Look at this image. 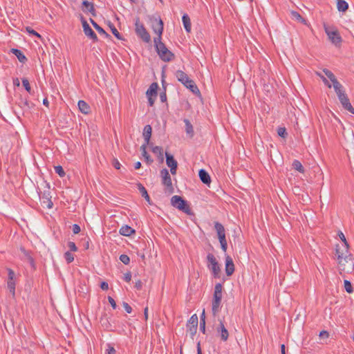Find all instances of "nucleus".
Returning <instances> with one entry per match:
<instances>
[{
  "label": "nucleus",
  "mask_w": 354,
  "mask_h": 354,
  "mask_svg": "<svg viewBox=\"0 0 354 354\" xmlns=\"http://www.w3.org/2000/svg\"><path fill=\"white\" fill-rule=\"evenodd\" d=\"M162 39L154 38L153 42L156 50L163 62H168L172 61L175 58L174 54L168 50L165 44L161 41Z\"/></svg>",
  "instance_id": "obj_1"
},
{
  "label": "nucleus",
  "mask_w": 354,
  "mask_h": 354,
  "mask_svg": "<svg viewBox=\"0 0 354 354\" xmlns=\"http://www.w3.org/2000/svg\"><path fill=\"white\" fill-rule=\"evenodd\" d=\"M222 290L223 286L221 283H218L215 285L212 304V311L214 316L216 315L221 308L222 299Z\"/></svg>",
  "instance_id": "obj_2"
},
{
  "label": "nucleus",
  "mask_w": 354,
  "mask_h": 354,
  "mask_svg": "<svg viewBox=\"0 0 354 354\" xmlns=\"http://www.w3.org/2000/svg\"><path fill=\"white\" fill-rule=\"evenodd\" d=\"M37 194L40 198L41 205L44 207L51 209L53 206V203L51 201V195L50 191V185L44 183V189L43 192L37 191Z\"/></svg>",
  "instance_id": "obj_3"
},
{
  "label": "nucleus",
  "mask_w": 354,
  "mask_h": 354,
  "mask_svg": "<svg viewBox=\"0 0 354 354\" xmlns=\"http://www.w3.org/2000/svg\"><path fill=\"white\" fill-rule=\"evenodd\" d=\"M151 27L153 31L158 35L156 38L162 39V34L164 30V24L160 16H148Z\"/></svg>",
  "instance_id": "obj_4"
},
{
  "label": "nucleus",
  "mask_w": 354,
  "mask_h": 354,
  "mask_svg": "<svg viewBox=\"0 0 354 354\" xmlns=\"http://www.w3.org/2000/svg\"><path fill=\"white\" fill-rule=\"evenodd\" d=\"M171 204L174 207L188 215L192 214V212L187 201L180 196L175 195L172 196L171 198Z\"/></svg>",
  "instance_id": "obj_5"
},
{
  "label": "nucleus",
  "mask_w": 354,
  "mask_h": 354,
  "mask_svg": "<svg viewBox=\"0 0 354 354\" xmlns=\"http://www.w3.org/2000/svg\"><path fill=\"white\" fill-rule=\"evenodd\" d=\"M135 32L138 37L142 39L145 43L151 41V36L144 26L143 24L140 22L138 17L136 18L135 22Z\"/></svg>",
  "instance_id": "obj_6"
},
{
  "label": "nucleus",
  "mask_w": 354,
  "mask_h": 354,
  "mask_svg": "<svg viewBox=\"0 0 354 354\" xmlns=\"http://www.w3.org/2000/svg\"><path fill=\"white\" fill-rule=\"evenodd\" d=\"M207 260L209 263L207 267L212 272L213 276L215 278L219 277V273L221 272V269L218 261L213 254L209 253L207 256Z\"/></svg>",
  "instance_id": "obj_7"
},
{
  "label": "nucleus",
  "mask_w": 354,
  "mask_h": 354,
  "mask_svg": "<svg viewBox=\"0 0 354 354\" xmlns=\"http://www.w3.org/2000/svg\"><path fill=\"white\" fill-rule=\"evenodd\" d=\"M324 30L330 41L335 46L340 45L342 41V37L337 30L331 29L324 26Z\"/></svg>",
  "instance_id": "obj_8"
},
{
  "label": "nucleus",
  "mask_w": 354,
  "mask_h": 354,
  "mask_svg": "<svg viewBox=\"0 0 354 354\" xmlns=\"http://www.w3.org/2000/svg\"><path fill=\"white\" fill-rule=\"evenodd\" d=\"M198 319L196 314L193 315L188 320L186 327L187 330L189 333L192 337H193L196 333L198 327Z\"/></svg>",
  "instance_id": "obj_9"
},
{
  "label": "nucleus",
  "mask_w": 354,
  "mask_h": 354,
  "mask_svg": "<svg viewBox=\"0 0 354 354\" xmlns=\"http://www.w3.org/2000/svg\"><path fill=\"white\" fill-rule=\"evenodd\" d=\"M349 245H342V247L337 245L335 250V255L337 256V259L338 260L339 263L340 264L343 259L346 260L348 257L350 256L348 251Z\"/></svg>",
  "instance_id": "obj_10"
},
{
  "label": "nucleus",
  "mask_w": 354,
  "mask_h": 354,
  "mask_svg": "<svg viewBox=\"0 0 354 354\" xmlns=\"http://www.w3.org/2000/svg\"><path fill=\"white\" fill-rule=\"evenodd\" d=\"M160 176L162 178V184L173 189L171 176L167 169H162L160 171Z\"/></svg>",
  "instance_id": "obj_11"
},
{
  "label": "nucleus",
  "mask_w": 354,
  "mask_h": 354,
  "mask_svg": "<svg viewBox=\"0 0 354 354\" xmlns=\"http://www.w3.org/2000/svg\"><path fill=\"white\" fill-rule=\"evenodd\" d=\"M83 30L84 34L91 39L93 41H97L98 40L97 35L92 30V28L89 26L88 23L86 21H84L82 23Z\"/></svg>",
  "instance_id": "obj_12"
},
{
  "label": "nucleus",
  "mask_w": 354,
  "mask_h": 354,
  "mask_svg": "<svg viewBox=\"0 0 354 354\" xmlns=\"http://www.w3.org/2000/svg\"><path fill=\"white\" fill-rule=\"evenodd\" d=\"M339 100L345 110L348 111L352 114H354V108L351 105L347 95L342 96V97L339 98Z\"/></svg>",
  "instance_id": "obj_13"
},
{
  "label": "nucleus",
  "mask_w": 354,
  "mask_h": 354,
  "mask_svg": "<svg viewBox=\"0 0 354 354\" xmlns=\"http://www.w3.org/2000/svg\"><path fill=\"white\" fill-rule=\"evenodd\" d=\"M225 273L227 276H231L234 272V264L233 260L231 257L226 256L225 257Z\"/></svg>",
  "instance_id": "obj_14"
},
{
  "label": "nucleus",
  "mask_w": 354,
  "mask_h": 354,
  "mask_svg": "<svg viewBox=\"0 0 354 354\" xmlns=\"http://www.w3.org/2000/svg\"><path fill=\"white\" fill-rule=\"evenodd\" d=\"M82 11L84 12H89L93 16H95V10L94 8V4L92 2L88 1H84L82 2Z\"/></svg>",
  "instance_id": "obj_15"
},
{
  "label": "nucleus",
  "mask_w": 354,
  "mask_h": 354,
  "mask_svg": "<svg viewBox=\"0 0 354 354\" xmlns=\"http://www.w3.org/2000/svg\"><path fill=\"white\" fill-rule=\"evenodd\" d=\"M24 263L28 266L31 271L35 270V261L28 253L24 252Z\"/></svg>",
  "instance_id": "obj_16"
},
{
  "label": "nucleus",
  "mask_w": 354,
  "mask_h": 354,
  "mask_svg": "<svg viewBox=\"0 0 354 354\" xmlns=\"http://www.w3.org/2000/svg\"><path fill=\"white\" fill-rule=\"evenodd\" d=\"M217 331L221 333V339L223 342H225L227 340L228 337H229V333L222 321H220L219 327L218 328Z\"/></svg>",
  "instance_id": "obj_17"
},
{
  "label": "nucleus",
  "mask_w": 354,
  "mask_h": 354,
  "mask_svg": "<svg viewBox=\"0 0 354 354\" xmlns=\"http://www.w3.org/2000/svg\"><path fill=\"white\" fill-rule=\"evenodd\" d=\"M24 88L33 97H35V93L38 91L37 86L32 87L27 79H24Z\"/></svg>",
  "instance_id": "obj_18"
},
{
  "label": "nucleus",
  "mask_w": 354,
  "mask_h": 354,
  "mask_svg": "<svg viewBox=\"0 0 354 354\" xmlns=\"http://www.w3.org/2000/svg\"><path fill=\"white\" fill-rule=\"evenodd\" d=\"M176 77L184 86L190 80L188 75L183 71L178 70L176 73Z\"/></svg>",
  "instance_id": "obj_19"
},
{
  "label": "nucleus",
  "mask_w": 354,
  "mask_h": 354,
  "mask_svg": "<svg viewBox=\"0 0 354 354\" xmlns=\"http://www.w3.org/2000/svg\"><path fill=\"white\" fill-rule=\"evenodd\" d=\"M333 88L338 97V99L342 97V96H344L346 94L343 86L338 82H335L333 84Z\"/></svg>",
  "instance_id": "obj_20"
},
{
  "label": "nucleus",
  "mask_w": 354,
  "mask_h": 354,
  "mask_svg": "<svg viewBox=\"0 0 354 354\" xmlns=\"http://www.w3.org/2000/svg\"><path fill=\"white\" fill-rule=\"evenodd\" d=\"M152 128L149 124L145 126L143 129V137L145 139V144L149 145L150 138L151 136Z\"/></svg>",
  "instance_id": "obj_21"
},
{
  "label": "nucleus",
  "mask_w": 354,
  "mask_h": 354,
  "mask_svg": "<svg viewBox=\"0 0 354 354\" xmlns=\"http://www.w3.org/2000/svg\"><path fill=\"white\" fill-rule=\"evenodd\" d=\"M198 176L201 180L206 185H209L211 183V178L209 174L203 169L199 170Z\"/></svg>",
  "instance_id": "obj_22"
},
{
  "label": "nucleus",
  "mask_w": 354,
  "mask_h": 354,
  "mask_svg": "<svg viewBox=\"0 0 354 354\" xmlns=\"http://www.w3.org/2000/svg\"><path fill=\"white\" fill-rule=\"evenodd\" d=\"M119 232L121 235L129 236L134 234L136 231L131 227L125 225L120 227Z\"/></svg>",
  "instance_id": "obj_23"
},
{
  "label": "nucleus",
  "mask_w": 354,
  "mask_h": 354,
  "mask_svg": "<svg viewBox=\"0 0 354 354\" xmlns=\"http://www.w3.org/2000/svg\"><path fill=\"white\" fill-rule=\"evenodd\" d=\"M78 107L80 111L84 114H88L91 112V108L89 105L84 100H79Z\"/></svg>",
  "instance_id": "obj_24"
},
{
  "label": "nucleus",
  "mask_w": 354,
  "mask_h": 354,
  "mask_svg": "<svg viewBox=\"0 0 354 354\" xmlns=\"http://www.w3.org/2000/svg\"><path fill=\"white\" fill-rule=\"evenodd\" d=\"M214 228L216 231L218 238L223 236L225 235V230L223 225L219 222L214 223Z\"/></svg>",
  "instance_id": "obj_25"
},
{
  "label": "nucleus",
  "mask_w": 354,
  "mask_h": 354,
  "mask_svg": "<svg viewBox=\"0 0 354 354\" xmlns=\"http://www.w3.org/2000/svg\"><path fill=\"white\" fill-rule=\"evenodd\" d=\"M185 86L189 88L194 94H200V91L193 80H190Z\"/></svg>",
  "instance_id": "obj_26"
},
{
  "label": "nucleus",
  "mask_w": 354,
  "mask_h": 354,
  "mask_svg": "<svg viewBox=\"0 0 354 354\" xmlns=\"http://www.w3.org/2000/svg\"><path fill=\"white\" fill-rule=\"evenodd\" d=\"M158 88V85L157 83L153 82L152 83L149 88L147 91V96H154L155 97L157 95V89Z\"/></svg>",
  "instance_id": "obj_27"
},
{
  "label": "nucleus",
  "mask_w": 354,
  "mask_h": 354,
  "mask_svg": "<svg viewBox=\"0 0 354 354\" xmlns=\"http://www.w3.org/2000/svg\"><path fill=\"white\" fill-rule=\"evenodd\" d=\"M137 186H138V189L140 191L142 196L143 198H145V199L150 204L151 203H150V197H149L145 187L141 183H138Z\"/></svg>",
  "instance_id": "obj_28"
},
{
  "label": "nucleus",
  "mask_w": 354,
  "mask_h": 354,
  "mask_svg": "<svg viewBox=\"0 0 354 354\" xmlns=\"http://www.w3.org/2000/svg\"><path fill=\"white\" fill-rule=\"evenodd\" d=\"M166 164L169 167L178 165L177 161L174 159V156L167 152L165 153Z\"/></svg>",
  "instance_id": "obj_29"
},
{
  "label": "nucleus",
  "mask_w": 354,
  "mask_h": 354,
  "mask_svg": "<svg viewBox=\"0 0 354 354\" xmlns=\"http://www.w3.org/2000/svg\"><path fill=\"white\" fill-rule=\"evenodd\" d=\"M183 23L185 30L187 32L191 31V21L189 17L187 14H184L182 17Z\"/></svg>",
  "instance_id": "obj_30"
},
{
  "label": "nucleus",
  "mask_w": 354,
  "mask_h": 354,
  "mask_svg": "<svg viewBox=\"0 0 354 354\" xmlns=\"http://www.w3.org/2000/svg\"><path fill=\"white\" fill-rule=\"evenodd\" d=\"M183 122L185 124V131L190 137L194 136V128L190 121L188 119H184Z\"/></svg>",
  "instance_id": "obj_31"
},
{
  "label": "nucleus",
  "mask_w": 354,
  "mask_h": 354,
  "mask_svg": "<svg viewBox=\"0 0 354 354\" xmlns=\"http://www.w3.org/2000/svg\"><path fill=\"white\" fill-rule=\"evenodd\" d=\"M91 23L95 28V30L101 35H104L105 37H109L110 35L101 27L94 20L91 19Z\"/></svg>",
  "instance_id": "obj_32"
},
{
  "label": "nucleus",
  "mask_w": 354,
  "mask_h": 354,
  "mask_svg": "<svg viewBox=\"0 0 354 354\" xmlns=\"http://www.w3.org/2000/svg\"><path fill=\"white\" fill-rule=\"evenodd\" d=\"M337 8L339 12H346L348 8V4L344 0L339 1L337 3Z\"/></svg>",
  "instance_id": "obj_33"
},
{
  "label": "nucleus",
  "mask_w": 354,
  "mask_h": 354,
  "mask_svg": "<svg viewBox=\"0 0 354 354\" xmlns=\"http://www.w3.org/2000/svg\"><path fill=\"white\" fill-rule=\"evenodd\" d=\"M147 145H145V144H143L141 147H140V149L142 151V154L143 156V157H145L146 161L148 162V163H151L153 162V160L151 159L150 158V156L148 154V153L147 152V150H146V146Z\"/></svg>",
  "instance_id": "obj_34"
},
{
  "label": "nucleus",
  "mask_w": 354,
  "mask_h": 354,
  "mask_svg": "<svg viewBox=\"0 0 354 354\" xmlns=\"http://www.w3.org/2000/svg\"><path fill=\"white\" fill-rule=\"evenodd\" d=\"M292 167H293V169H295V170L299 171L300 173H304V169L303 165H301L300 161H299L297 160H295L292 162Z\"/></svg>",
  "instance_id": "obj_35"
},
{
  "label": "nucleus",
  "mask_w": 354,
  "mask_h": 354,
  "mask_svg": "<svg viewBox=\"0 0 354 354\" xmlns=\"http://www.w3.org/2000/svg\"><path fill=\"white\" fill-rule=\"evenodd\" d=\"M152 152L156 155H158V158L161 159V161H163V151L162 147L156 146L152 148Z\"/></svg>",
  "instance_id": "obj_36"
},
{
  "label": "nucleus",
  "mask_w": 354,
  "mask_h": 354,
  "mask_svg": "<svg viewBox=\"0 0 354 354\" xmlns=\"http://www.w3.org/2000/svg\"><path fill=\"white\" fill-rule=\"evenodd\" d=\"M323 72L330 79V80L332 82L333 84L337 81L335 75L328 69L324 68V69H323Z\"/></svg>",
  "instance_id": "obj_37"
},
{
  "label": "nucleus",
  "mask_w": 354,
  "mask_h": 354,
  "mask_svg": "<svg viewBox=\"0 0 354 354\" xmlns=\"http://www.w3.org/2000/svg\"><path fill=\"white\" fill-rule=\"evenodd\" d=\"M219 242L221 243V249L223 252H226L227 249V243L226 240L225 235L218 238Z\"/></svg>",
  "instance_id": "obj_38"
},
{
  "label": "nucleus",
  "mask_w": 354,
  "mask_h": 354,
  "mask_svg": "<svg viewBox=\"0 0 354 354\" xmlns=\"http://www.w3.org/2000/svg\"><path fill=\"white\" fill-rule=\"evenodd\" d=\"M8 288L12 296L15 294V280H8Z\"/></svg>",
  "instance_id": "obj_39"
},
{
  "label": "nucleus",
  "mask_w": 354,
  "mask_h": 354,
  "mask_svg": "<svg viewBox=\"0 0 354 354\" xmlns=\"http://www.w3.org/2000/svg\"><path fill=\"white\" fill-rule=\"evenodd\" d=\"M292 17L295 19H296L298 21H300L301 23L305 22V19L301 16V15L297 12V11H292L291 12Z\"/></svg>",
  "instance_id": "obj_40"
},
{
  "label": "nucleus",
  "mask_w": 354,
  "mask_h": 354,
  "mask_svg": "<svg viewBox=\"0 0 354 354\" xmlns=\"http://www.w3.org/2000/svg\"><path fill=\"white\" fill-rule=\"evenodd\" d=\"M10 52L15 55L18 58L19 61L20 62H22V52L20 50L17 48H11L10 50Z\"/></svg>",
  "instance_id": "obj_41"
},
{
  "label": "nucleus",
  "mask_w": 354,
  "mask_h": 354,
  "mask_svg": "<svg viewBox=\"0 0 354 354\" xmlns=\"http://www.w3.org/2000/svg\"><path fill=\"white\" fill-rule=\"evenodd\" d=\"M111 30L113 33V35L118 39H122L121 35L118 32V30L116 29V28L114 26V25L111 24L109 26Z\"/></svg>",
  "instance_id": "obj_42"
},
{
  "label": "nucleus",
  "mask_w": 354,
  "mask_h": 354,
  "mask_svg": "<svg viewBox=\"0 0 354 354\" xmlns=\"http://www.w3.org/2000/svg\"><path fill=\"white\" fill-rule=\"evenodd\" d=\"M344 283L346 291L348 293H352L353 292V288L351 283L348 280H344Z\"/></svg>",
  "instance_id": "obj_43"
},
{
  "label": "nucleus",
  "mask_w": 354,
  "mask_h": 354,
  "mask_svg": "<svg viewBox=\"0 0 354 354\" xmlns=\"http://www.w3.org/2000/svg\"><path fill=\"white\" fill-rule=\"evenodd\" d=\"M64 258L68 263L74 261V256L70 251H67L64 253Z\"/></svg>",
  "instance_id": "obj_44"
},
{
  "label": "nucleus",
  "mask_w": 354,
  "mask_h": 354,
  "mask_svg": "<svg viewBox=\"0 0 354 354\" xmlns=\"http://www.w3.org/2000/svg\"><path fill=\"white\" fill-rule=\"evenodd\" d=\"M55 171L57 174L60 177H64L66 174L63 167L60 165L55 166L54 167Z\"/></svg>",
  "instance_id": "obj_45"
},
{
  "label": "nucleus",
  "mask_w": 354,
  "mask_h": 354,
  "mask_svg": "<svg viewBox=\"0 0 354 354\" xmlns=\"http://www.w3.org/2000/svg\"><path fill=\"white\" fill-rule=\"evenodd\" d=\"M26 30L30 35L36 36L38 38H41V35L38 32H37L35 30H33L31 27H30V26L26 27Z\"/></svg>",
  "instance_id": "obj_46"
},
{
  "label": "nucleus",
  "mask_w": 354,
  "mask_h": 354,
  "mask_svg": "<svg viewBox=\"0 0 354 354\" xmlns=\"http://www.w3.org/2000/svg\"><path fill=\"white\" fill-rule=\"evenodd\" d=\"M277 133L280 137L286 138L288 136L286 129L284 127H279L277 129Z\"/></svg>",
  "instance_id": "obj_47"
},
{
  "label": "nucleus",
  "mask_w": 354,
  "mask_h": 354,
  "mask_svg": "<svg viewBox=\"0 0 354 354\" xmlns=\"http://www.w3.org/2000/svg\"><path fill=\"white\" fill-rule=\"evenodd\" d=\"M120 260L125 265H128L130 263V259L127 254H121L120 256Z\"/></svg>",
  "instance_id": "obj_48"
},
{
  "label": "nucleus",
  "mask_w": 354,
  "mask_h": 354,
  "mask_svg": "<svg viewBox=\"0 0 354 354\" xmlns=\"http://www.w3.org/2000/svg\"><path fill=\"white\" fill-rule=\"evenodd\" d=\"M33 101H38L36 98H34L33 100H26L24 104L29 108V109H32L35 104V102Z\"/></svg>",
  "instance_id": "obj_49"
},
{
  "label": "nucleus",
  "mask_w": 354,
  "mask_h": 354,
  "mask_svg": "<svg viewBox=\"0 0 354 354\" xmlns=\"http://www.w3.org/2000/svg\"><path fill=\"white\" fill-rule=\"evenodd\" d=\"M68 247L69 248L71 251L76 252L77 250V247L75 243L73 241H69L68 243Z\"/></svg>",
  "instance_id": "obj_50"
},
{
  "label": "nucleus",
  "mask_w": 354,
  "mask_h": 354,
  "mask_svg": "<svg viewBox=\"0 0 354 354\" xmlns=\"http://www.w3.org/2000/svg\"><path fill=\"white\" fill-rule=\"evenodd\" d=\"M8 280H15V272L10 269L8 268Z\"/></svg>",
  "instance_id": "obj_51"
},
{
  "label": "nucleus",
  "mask_w": 354,
  "mask_h": 354,
  "mask_svg": "<svg viewBox=\"0 0 354 354\" xmlns=\"http://www.w3.org/2000/svg\"><path fill=\"white\" fill-rule=\"evenodd\" d=\"M107 354H116V350L111 344H107Z\"/></svg>",
  "instance_id": "obj_52"
},
{
  "label": "nucleus",
  "mask_w": 354,
  "mask_h": 354,
  "mask_svg": "<svg viewBox=\"0 0 354 354\" xmlns=\"http://www.w3.org/2000/svg\"><path fill=\"white\" fill-rule=\"evenodd\" d=\"M122 305L127 313H131L132 312V308L129 304H127V302H123Z\"/></svg>",
  "instance_id": "obj_53"
},
{
  "label": "nucleus",
  "mask_w": 354,
  "mask_h": 354,
  "mask_svg": "<svg viewBox=\"0 0 354 354\" xmlns=\"http://www.w3.org/2000/svg\"><path fill=\"white\" fill-rule=\"evenodd\" d=\"M339 236L340 239L343 242V244H342L343 245H348V242H347V241L346 239V237H345L344 234L342 232H340L339 233Z\"/></svg>",
  "instance_id": "obj_54"
},
{
  "label": "nucleus",
  "mask_w": 354,
  "mask_h": 354,
  "mask_svg": "<svg viewBox=\"0 0 354 354\" xmlns=\"http://www.w3.org/2000/svg\"><path fill=\"white\" fill-rule=\"evenodd\" d=\"M108 301H109V304H111V306H112V308L113 309H115L117 307V305H116V303H115V300L113 299V298L109 296Z\"/></svg>",
  "instance_id": "obj_55"
},
{
  "label": "nucleus",
  "mask_w": 354,
  "mask_h": 354,
  "mask_svg": "<svg viewBox=\"0 0 354 354\" xmlns=\"http://www.w3.org/2000/svg\"><path fill=\"white\" fill-rule=\"evenodd\" d=\"M72 230L74 234H78L80 232V227L77 224L73 225Z\"/></svg>",
  "instance_id": "obj_56"
},
{
  "label": "nucleus",
  "mask_w": 354,
  "mask_h": 354,
  "mask_svg": "<svg viewBox=\"0 0 354 354\" xmlns=\"http://www.w3.org/2000/svg\"><path fill=\"white\" fill-rule=\"evenodd\" d=\"M124 280L127 282H129L131 279V273L128 272L124 274Z\"/></svg>",
  "instance_id": "obj_57"
},
{
  "label": "nucleus",
  "mask_w": 354,
  "mask_h": 354,
  "mask_svg": "<svg viewBox=\"0 0 354 354\" xmlns=\"http://www.w3.org/2000/svg\"><path fill=\"white\" fill-rule=\"evenodd\" d=\"M12 82H13V86H14L15 88L16 87L19 88V86H20V80H19V79L18 77L13 78Z\"/></svg>",
  "instance_id": "obj_58"
},
{
  "label": "nucleus",
  "mask_w": 354,
  "mask_h": 354,
  "mask_svg": "<svg viewBox=\"0 0 354 354\" xmlns=\"http://www.w3.org/2000/svg\"><path fill=\"white\" fill-rule=\"evenodd\" d=\"M200 330L203 333H205V321L203 319V322H200Z\"/></svg>",
  "instance_id": "obj_59"
},
{
  "label": "nucleus",
  "mask_w": 354,
  "mask_h": 354,
  "mask_svg": "<svg viewBox=\"0 0 354 354\" xmlns=\"http://www.w3.org/2000/svg\"><path fill=\"white\" fill-rule=\"evenodd\" d=\"M135 288L137 290H141L142 289V282L141 281V280L138 279L137 281H136V283H135Z\"/></svg>",
  "instance_id": "obj_60"
},
{
  "label": "nucleus",
  "mask_w": 354,
  "mask_h": 354,
  "mask_svg": "<svg viewBox=\"0 0 354 354\" xmlns=\"http://www.w3.org/2000/svg\"><path fill=\"white\" fill-rule=\"evenodd\" d=\"M319 337L321 338H328L329 337V334L326 330H322L319 333Z\"/></svg>",
  "instance_id": "obj_61"
},
{
  "label": "nucleus",
  "mask_w": 354,
  "mask_h": 354,
  "mask_svg": "<svg viewBox=\"0 0 354 354\" xmlns=\"http://www.w3.org/2000/svg\"><path fill=\"white\" fill-rule=\"evenodd\" d=\"M160 101L162 102H166V100H167V95H166V92L165 91L160 93Z\"/></svg>",
  "instance_id": "obj_62"
},
{
  "label": "nucleus",
  "mask_w": 354,
  "mask_h": 354,
  "mask_svg": "<svg viewBox=\"0 0 354 354\" xmlns=\"http://www.w3.org/2000/svg\"><path fill=\"white\" fill-rule=\"evenodd\" d=\"M100 288L103 290H106L109 289V284L106 281H103L100 284Z\"/></svg>",
  "instance_id": "obj_63"
},
{
  "label": "nucleus",
  "mask_w": 354,
  "mask_h": 354,
  "mask_svg": "<svg viewBox=\"0 0 354 354\" xmlns=\"http://www.w3.org/2000/svg\"><path fill=\"white\" fill-rule=\"evenodd\" d=\"M113 166L116 169H120L121 165L118 160H115L113 162Z\"/></svg>",
  "instance_id": "obj_64"
}]
</instances>
